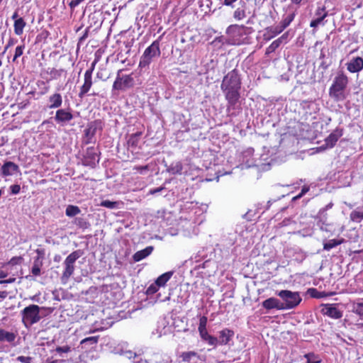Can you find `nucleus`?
<instances>
[{
	"label": "nucleus",
	"mask_w": 363,
	"mask_h": 363,
	"mask_svg": "<svg viewBox=\"0 0 363 363\" xmlns=\"http://www.w3.org/2000/svg\"><path fill=\"white\" fill-rule=\"evenodd\" d=\"M155 40L150 46H148L144 51L140 57L139 67L140 68L147 67L155 57H158L161 55L160 48V39Z\"/></svg>",
	"instance_id": "obj_1"
},
{
	"label": "nucleus",
	"mask_w": 363,
	"mask_h": 363,
	"mask_svg": "<svg viewBox=\"0 0 363 363\" xmlns=\"http://www.w3.org/2000/svg\"><path fill=\"white\" fill-rule=\"evenodd\" d=\"M83 255V252L80 250H75L69 254L64 262L65 269L62 272L61 280L65 284L70 277L74 274L75 267L74 263Z\"/></svg>",
	"instance_id": "obj_2"
},
{
	"label": "nucleus",
	"mask_w": 363,
	"mask_h": 363,
	"mask_svg": "<svg viewBox=\"0 0 363 363\" xmlns=\"http://www.w3.org/2000/svg\"><path fill=\"white\" fill-rule=\"evenodd\" d=\"M284 303H281L284 309H291L296 307L301 301L298 292H293L289 290H281L278 293Z\"/></svg>",
	"instance_id": "obj_3"
},
{
	"label": "nucleus",
	"mask_w": 363,
	"mask_h": 363,
	"mask_svg": "<svg viewBox=\"0 0 363 363\" xmlns=\"http://www.w3.org/2000/svg\"><path fill=\"white\" fill-rule=\"evenodd\" d=\"M221 90L225 89H240L241 80L238 71L236 69L229 72L223 79Z\"/></svg>",
	"instance_id": "obj_4"
},
{
	"label": "nucleus",
	"mask_w": 363,
	"mask_h": 363,
	"mask_svg": "<svg viewBox=\"0 0 363 363\" xmlns=\"http://www.w3.org/2000/svg\"><path fill=\"white\" fill-rule=\"evenodd\" d=\"M348 83V78L344 74L337 75L330 88V96L339 99Z\"/></svg>",
	"instance_id": "obj_5"
},
{
	"label": "nucleus",
	"mask_w": 363,
	"mask_h": 363,
	"mask_svg": "<svg viewBox=\"0 0 363 363\" xmlns=\"http://www.w3.org/2000/svg\"><path fill=\"white\" fill-rule=\"evenodd\" d=\"M40 308L38 305H30L22 311L23 322L26 325H32L40 320Z\"/></svg>",
	"instance_id": "obj_6"
},
{
	"label": "nucleus",
	"mask_w": 363,
	"mask_h": 363,
	"mask_svg": "<svg viewBox=\"0 0 363 363\" xmlns=\"http://www.w3.org/2000/svg\"><path fill=\"white\" fill-rule=\"evenodd\" d=\"M222 91L225 93V97L228 101L227 111L229 115H234L235 113L232 112V110L235 109L240 99V89H225Z\"/></svg>",
	"instance_id": "obj_7"
},
{
	"label": "nucleus",
	"mask_w": 363,
	"mask_h": 363,
	"mask_svg": "<svg viewBox=\"0 0 363 363\" xmlns=\"http://www.w3.org/2000/svg\"><path fill=\"white\" fill-rule=\"evenodd\" d=\"M99 162V158L97 150L94 147H88L85 155H84L82 164L84 166H89L94 168Z\"/></svg>",
	"instance_id": "obj_8"
},
{
	"label": "nucleus",
	"mask_w": 363,
	"mask_h": 363,
	"mask_svg": "<svg viewBox=\"0 0 363 363\" xmlns=\"http://www.w3.org/2000/svg\"><path fill=\"white\" fill-rule=\"evenodd\" d=\"M320 312L324 315H327L333 319H340L342 317V311L339 310L335 304L326 303L322 304Z\"/></svg>",
	"instance_id": "obj_9"
},
{
	"label": "nucleus",
	"mask_w": 363,
	"mask_h": 363,
	"mask_svg": "<svg viewBox=\"0 0 363 363\" xmlns=\"http://www.w3.org/2000/svg\"><path fill=\"white\" fill-rule=\"evenodd\" d=\"M100 122L95 121L88 124L84 130V143L90 144L94 143V138L96 133Z\"/></svg>",
	"instance_id": "obj_10"
},
{
	"label": "nucleus",
	"mask_w": 363,
	"mask_h": 363,
	"mask_svg": "<svg viewBox=\"0 0 363 363\" xmlns=\"http://www.w3.org/2000/svg\"><path fill=\"white\" fill-rule=\"evenodd\" d=\"M328 13L325 6H318L315 12V18L310 23L311 28H316L320 24H324L323 21L328 16Z\"/></svg>",
	"instance_id": "obj_11"
},
{
	"label": "nucleus",
	"mask_w": 363,
	"mask_h": 363,
	"mask_svg": "<svg viewBox=\"0 0 363 363\" xmlns=\"http://www.w3.org/2000/svg\"><path fill=\"white\" fill-rule=\"evenodd\" d=\"M20 172L18 165L11 161H6L1 167V174L2 177L11 176L14 173Z\"/></svg>",
	"instance_id": "obj_12"
},
{
	"label": "nucleus",
	"mask_w": 363,
	"mask_h": 363,
	"mask_svg": "<svg viewBox=\"0 0 363 363\" xmlns=\"http://www.w3.org/2000/svg\"><path fill=\"white\" fill-rule=\"evenodd\" d=\"M347 69L351 73L359 72L363 69V59L361 57H353L347 64Z\"/></svg>",
	"instance_id": "obj_13"
},
{
	"label": "nucleus",
	"mask_w": 363,
	"mask_h": 363,
	"mask_svg": "<svg viewBox=\"0 0 363 363\" xmlns=\"http://www.w3.org/2000/svg\"><path fill=\"white\" fill-rule=\"evenodd\" d=\"M72 118L73 115L72 113L62 108L58 109L55 116V121L62 124L69 122Z\"/></svg>",
	"instance_id": "obj_14"
},
{
	"label": "nucleus",
	"mask_w": 363,
	"mask_h": 363,
	"mask_svg": "<svg viewBox=\"0 0 363 363\" xmlns=\"http://www.w3.org/2000/svg\"><path fill=\"white\" fill-rule=\"evenodd\" d=\"M342 135V130L337 128L332 132L325 140L327 147H333L339 138Z\"/></svg>",
	"instance_id": "obj_15"
},
{
	"label": "nucleus",
	"mask_w": 363,
	"mask_h": 363,
	"mask_svg": "<svg viewBox=\"0 0 363 363\" xmlns=\"http://www.w3.org/2000/svg\"><path fill=\"white\" fill-rule=\"evenodd\" d=\"M263 308L267 310L271 309H278V310H284L283 304L276 298H269L264 300L262 303Z\"/></svg>",
	"instance_id": "obj_16"
},
{
	"label": "nucleus",
	"mask_w": 363,
	"mask_h": 363,
	"mask_svg": "<svg viewBox=\"0 0 363 363\" xmlns=\"http://www.w3.org/2000/svg\"><path fill=\"white\" fill-rule=\"evenodd\" d=\"M92 86V76H90L89 74H84V82L83 85L80 88V91L79 93V97L83 98L84 95L90 90Z\"/></svg>",
	"instance_id": "obj_17"
},
{
	"label": "nucleus",
	"mask_w": 363,
	"mask_h": 363,
	"mask_svg": "<svg viewBox=\"0 0 363 363\" xmlns=\"http://www.w3.org/2000/svg\"><path fill=\"white\" fill-rule=\"evenodd\" d=\"M153 249L154 248L152 246H148L142 250L136 252L133 256V260L135 262L141 261L142 259L149 256L152 252Z\"/></svg>",
	"instance_id": "obj_18"
},
{
	"label": "nucleus",
	"mask_w": 363,
	"mask_h": 363,
	"mask_svg": "<svg viewBox=\"0 0 363 363\" xmlns=\"http://www.w3.org/2000/svg\"><path fill=\"white\" fill-rule=\"evenodd\" d=\"M234 335V332L229 329H224L219 333L218 342L220 345H227Z\"/></svg>",
	"instance_id": "obj_19"
},
{
	"label": "nucleus",
	"mask_w": 363,
	"mask_h": 363,
	"mask_svg": "<svg viewBox=\"0 0 363 363\" xmlns=\"http://www.w3.org/2000/svg\"><path fill=\"white\" fill-rule=\"evenodd\" d=\"M284 29L279 24L274 27L267 28V33L264 35V39L269 40L278 34L281 33Z\"/></svg>",
	"instance_id": "obj_20"
},
{
	"label": "nucleus",
	"mask_w": 363,
	"mask_h": 363,
	"mask_svg": "<svg viewBox=\"0 0 363 363\" xmlns=\"http://www.w3.org/2000/svg\"><path fill=\"white\" fill-rule=\"evenodd\" d=\"M50 108H57L61 106L62 104V98L60 94L55 93L49 97Z\"/></svg>",
	"instance_id": "obj_21"
},
{
	"label": "nucleus",
	"mask_w": 363,
	"mask_h": 363,
	"mask_svg": "<svg viewBox=\"0 0 363 363\" xmlns=\"http://www.w3.org/2000/svg\"><path fill=\"white\" fill-rule=\"evenodd\" d=\"M36 252L38 253V257L34 260L31 272L33 275L39 276L40 274V267L42 266V262L40 260V256L42 255L43 253V250L39 249L36 250Z\"/></svg>",
	"instance_id": "obj_22"
},
{
	"label": "nucleus",
	"mask_w": 363,
	"mask_h": 363,
	"mask_svg": "<svg viewBox=\"0 0 363 363\" xmlns=\"http://www.w3.org/2000/svg\"><path fill=\"white\" fill-rule=\"evenodd\" d=\"M200 336L202 340L206 341L210 345H216L218 342V340L217 337L212 336L208 333L207 330H203L202 332H199Z\"/></svg>",
	"instance_id": "obj_23"
},
{
	"label": "nucleus",
	"mask_w": 363,
	"mask_h": 363,
	"mask_svg": "<svg viewBox=\"0 0 363 363\" xmlns=\"http://www.w3.org/2000/svg\"><path fill=\"white\" fill-rule=\"evenodd\" d=\"M141 135L142 132L140 131L131 134L127 140L128 147H136L139 143Z\"/></svg>",
	"instance_id": "obj_24"
},
{
	"label": "nucleus",
	"mask_w": 363,
	"mask_h": 363,
	"mask_svg": "<svg viewBox=\"0 0 363 363\" xmlns=\"http://www.w3.org/2000/svg\"><path fill=\"white\" fill-rule=\"evenodd\" d=\"M122 81L123 86L125 90L132 88L135 84L134 78L132 74H127L121 76V79Z\"/></svg>",
	"instance_id": "obj_25"
},
{
	"label": "nucleus",
	"mask_w": 363,
	"mask_h": 363,
	"mask_svg": "<svg viewBox=\"0 0 363 363\" xmlns=\"http://www.w3.org/2000/svg\"><path fill=\"white\" fill-rule=\"evenodd\" d=\"M16 339V335L13 333L8 332L4 329L0 328V341H6L12 342Z\"/></svg>",
	"instance_id": "obj_26"
},
{
	"label": "nucleus",
	"mask_w": 363,
	"mask_h": 363,
	"mask_svg": "<svg viewBox=\"0 0 363 363\" xmlns=\"http://www.w3.org/2000/svg\"><path fill=\"white\" fill-rule=\"evenodd\" d=\"M183 169V165L181 162L172 163L167 169L169 173L172 174H180Z\"/></svg>",
	"instance_id": "obj_27"
},
{
	"label": "nucleus",
	"mask_w": 363,
	"mask_h": 363,
	"mask_svg": "<svg viewBox=\"0 0 363 363\" xmlns=\"http://www.w3.org/2000/svg\"><path fill=\"white\" fill-rule=\"evenodd\" d=\"M14 32L16 35H21L23 32V28L26 26V22L23 18H19L14 21Z\"/></svg>",
	"instance_id": "obj_28"
},
{
	"label": "nucleus",
	"mask_w": 363,
	"mask_h": 363,
	"mask_svg": "<svg viewBox=\"0 0 363 363\" xmlns=\"http://www.w3.org/2000/svg\"><path fill=\"white\" fill-rule=\"evenodd\" d=\"M350 220L354 222H360L363 219V206L358 207L350 213Z\"/></svg>",
	"instance_id": "obj_29"
},
{
	"label": "nucleus",
	"mask_w": 363,
	"mask_h": 363,
	"mask_svg": "<svg viewBox=\"0 0 363 363\" xmlns=\"http://www.w3.org/2000/svg\"><path fill=\"white\" fill-rule=\"evenodd\" d=\"M173 274L172 272H168L160 275L155 281V284L159 286H164L170 279Z\"/></svg>",
	"instance_id": "obj_30"
},
{
	"label": "nucleus",
	"mask_w": 363,
	"mask_h": 363,
	"mask_svg": "<svg viewBox=\"0 0 363 363\" xmlns=\"http://www.w3.org/2000/svg\"><path fill=\"white\" fill-rule=\"evenodd\" d=\"M345 242V239L341 238L340 240L332 239L328 242L323 244V249L325 250H330V249L342 244Z\"/></svg>",
	"instance_id": "obj_31"
},
{
	"label": "nucleus",
	"mask_w": 363,
	"mask_h": 363,
	"mask_svg": "<svg viewBox=\"0 0 363 363\" xmlns=\"http://www.w3.org/2000/svg\"><path fill=\"white\" fill-rule=\"evenodd\" d=\"M98 341H99V336H92V337H86V338L83 339L80 342V345H82L83 347L86 348V345L92 346V345H96Z\"/></svg>",
	"instance_id": "obj_32"
},
{
	"label": "nucleus",
	"mask_w": 363,
	"mask_h": 363,
	"mask_svg": "<svg viewBox=\"0 0 363 363\" xmlns=\"http://www.w3.org/2000/svg\"><path fill=\"white\" fill-rule=\"evenodd\" d=\"M81 212L79 208L77 206L69 205L65 211V213L69 217H73Z\"/></svg>",
	"instance_id": "obj_33"
},
{
	"label": "nucleus",
	"mask_w": 363,
	"mask_h": 363,
	"mask_svg": "<svg viewBox=\"0 0 363 363\" xmlns=\"http://www.w3.org/2000/svg\"><path fill=\"white\" fill-rule=\"evenodd\" d=\"M183 362H190L193 357H199V354L194 351L184 352L180 355Z\"/></svg>",
	"instance_id": "obj_34"
},
{
	"label": "nucleus",
	"mask_w": 363,
	"mask_h": 363,
	"mask_svg": "<svg viewBox=\"0 0 363 363\" xmlns=\"http://www.w3.org/2000/svg\"><path fill=\"white\" fill-rule=\"evenodd\" d=\"M295 17V13L293 12L286 16L280 23L279 25L284 28H286L290 23L293 21Z\"/></svg>",
	"instance_id": "obj_35"
},
{
	"label": "nucleus",
	"mask_w": 363,
	"mask_h": 363,
	"mask_svg": "<svg viewBox=\"0 0 363 363\" xmlns=\"http://www.w3.org/2000/svg\"><path fill=\"white\" fill-rule=\"evenodd\" d=\"M121 72V70H119L118 72V74H117V77H116V79L115 80V82H113V90H122V91H125V89L123 86V84H122V81L120 80L121 79V76H120V72Z\"/></svg>",
	"instance_id": "obj_36"
},
{
	"label": "nucleus",
	"mask_w": 363,
	"mask_h": 363,
	"mask_svg": "<svg viewBox=\"0 0 363 363\" xmlns=\"http://www.w3.org/2000/svg\"><path fill=\"white\" fill-rule=\"evenodd\" d=\"M304 357L307 359L306 363H320V359L313 352H309L304 355Z\"/></svg>",
	"instance_id": "obj_37"
},
{
	"label": "nucleus",
	"mask_w": 363,
	"mask_h": 363,
	"mask_svg": "<svg viewBox=\"0 0 363 363\" xmlns=\"http://www.w3.org/2000/svg\"><path fill=\"white\" fill-rule=\"evenodd\" d=\"M74 223L80 228L86 229L89 226V222L83 218H76Z\"/></svg>",
	"instance_id": "obj_38"
},
{
	"label": "nucleus",
	"mask_w": 363,
	"mask_h": 363,
	"mask_svg": "<svg viewBox=\"0 0 363 363\" xmlns=\"http://www.w3.org/2000/svg\"><path fill=\"white\" fill-rule=\"evenodd\" d=\"M118 203L116 201H111L109 200H104L101 202L99 204L100 206L106 207L109 209L116 208L118 207Z\"/></svg>",
	"instance_id": "obj_39"
},
{
	"label": "nucleus",
	"mask_w": 363,
	"mask_h": 363,
	"mask_svg": "<svg viewBox=\"0 0 363 363\" xmlns=\"http://www.w3.org/2000/svg\"><path fill=\"white\" fill-rule=\"evenodd\" d=\"M281 45L279 40L277 39L273 41L271 45L266 49V55L274 52Z\"/></svg>",
	"instance_id": "obj_40"
},
{
	"label": "nucleus",
	"mask_w": 363,
	"mask_h": 363,
	"mask_svg": "<svg viewBox=\"0 0 363 363\" xmlns=\"http://www.w3.org/2000/svg\"><path fill=\"white\" fill-rule=\"evenodd\" d=\"M308 293L313 298H320L326 296L325 292L318 291L316 289H310Z\"/></svg>",
	"instance_id": "obj_41"
},
{
	"label": "nucleus",
	"mask_w": 363,
	"mask_h": 363,
	"mask_svg": "<svg viewBox=\"0 0 363 363\" xmlns=\"http://www.w3.org/2000/svg\"><path fill=\"white\" fill-rule=\"evenodd\" d=\"M246 16L245 9L238 8L233 13V17L237 20H241Z\"/></svg>",
	"instance_id": "obj_42"
},
{
	"label": "nucleus",
	"mask_w": 363,
	"mask_h": 363,
	"mask_svg": "<svg viewBox=\"0 0 363 363\" xmlns=\"http://www.w3.org/2000/svg\"><path fill=\"white\" fill-rule=\"evenodd\" d=\"M24 48H25L24 45L18 46L16 48L15 54H14V56L13 58V62H15L18 57H19L20 56H21L23 55Z\"/></svg>",
	"instance_id": "obj_43"
},
{
	"label": "nucleus",
	"mask_w": 363,
	"mask_h": 363,
	"mask_svg": "<svg viewBox=\"0 0 363 363\" xmlns=\"http://www.w3.org/2000/svg\"><path fill=\"white\" fill-rule=\"evenodd\" d=\"M207 318L202 316L199 320V332H202L206 330Z\"/></svg>",
	"instance_id": "obj_44"
},
{
	"label": "nucleus",
	"mask_w": 363,
	"mask_h": 363,
	"mask_svg": "<svg viewBox=\"0 0 363 363\" xmlns=\"http://www.w3.org/2000/svg\"><path fill=\"white\" fill-rule=\"evenodd\" d=\"M158 287L159 286H157L155 283L153 284H151L147 289V291H146V294L147 295H152V294H154L155 293H156L157 291H158Z\"/></svg>",
	"instance_id": "obj_45"
},
{
	"label": "nucleus",
	"mask_w": 363,
	"mask_h": 363,
	"mask_svg": "<svg viewBox=\"0 0 363 363\" xmlns=\"http://www.w3.org/2000/svg\"><path fill=\"white\" fill-rule=\"evenodd\" d=\"M16 360L22 363H32L33 358L31 357L18 356Z\"/></svg>",
	"instance_id": "obj_46"
},
{
	"label": "nucleus",
	"mask_w": 363,
	"mask_h": 363,
	"mask_svg": "<svg viewBox=\"0 0 363 363\" xmlns=\"http://www.w3.org/2000/svg\"><path fill=\"white\" fill-rule=\"evenodd\" d=\"M16 42H17V40H16V39H14V38H10L9 39V41H8V43H7L6 45V46H5V48H4V52H2V54L4 55V54L6 52V50H7L10 47H11V46H13L14 44H16Z\"/></svg>",
	"instance_id": "obj_47"
},
{
	"label": "nucleus",
	"mask_w": 363,
	"mask_h": 363,
	"mask_svg": "<svg viewBox=\"0 0 363 363\" xmlns=\"http://www.w3.org/2000/svg\"><path fill=\"white\" fill-rule=\"evenodd\" d=\"M55 350L57 353H62V352L67 353L70 351V347L68 345H65L63 347H57Z\"/></svg>",
	"instance_id": "obj_48"
},
{
	"label": "nucleus",
	"mask_w": 363,
	"mask_h": 363,
	"mask_svg": "<svg viewBox=\"0 0 363 363\" xmlns=\"http://www.w3.org/2000/svg\"><path fill=\"white\" fill-rule=\"evenodd\" d=\"M11 193L13 194H17L20 192V190H21V187L18 184H13V185H11Z\"/></svg>",
	"instance_id": "obj_49"
},
{
	"label": "nucleus",
	"mask_w": 363,
	"mask_h": 363,
	"mask_svg": "<svg viewBox=\"0 0 363 363\" xmlns=\"http://www.w3.org/2000/svg\"><path fill=\"white\" fill-rule=\"evenodd\" d=\"M288 37H289V33L286 32L281 37L277 38V40H279L280 44H281L283 43H286L287 42Z\"/></svg>",
	"instance_id": "obj_50"
},
{
	"label": "nucleus",
	"mask_w": 363,
	"mask_h": 363,
	"mask_svg": "<svg viewBox=\"0 0 363 363\" xmlns=\"http://www.w3.org/2000/svg\"><path fill=\"white\" fill-rule=\"evenodd\" d=\"M97 63V60H94V61L91 63V65L89 69H88L84 74H89L90 76H92L93 71L94 70L96 64Z\"/></svg>",
	"instance_id": "obj_51"
},
{
	"label": "nucleus",
	"mask_w": 363,
	"mask_h": 363,
	"mask_svg": "<svg viewBox=\"0 0 363 363\" xmlns=\"http://www.w3.org/2000/svg\"><path fill=\"white\" fill-rule=\"evenodd\" d=\"M133 169H135L140 172H143V170H148L149 169V167L148 165H145V166H136L133 168Z\"/></svg>",
	"instance_id": "obj_52"
},
{
	"label": "nucleus",
	"mask_w": 363,
	"mask_h": 363,
	"mask_svg": "<svg viewBox=\"0 0 363 363\" xmlns=\"http://www.w3.org/2000/svg\"><path fill=\"white\" fill-rule=\"evenodd\" d=\"M164 189V188L162 186L158 187L156 189H153L150 190L149 194L153 195V194H155L157 193L162 191Z\"/></svg>",
	"instance_id": "obj_53"
},
{
	"label": "nucleus",
	"mask_w": 363,
	"mask_h": 363,
	"mask_svg": "<svg viewBox=\"0 0 363 363\" xmlns=\"http://www.w3.org/2000/svg\"><path fill=\"white\" fill-rule=\"evenodd\" d=\"M84 0H73L69 3V6L71 8H74L77 6H78L81 2H82Z\"/></svg>",
	"instance_id": "obj_54"
},
{
	"label": "nucleus",
	"mask_w": 363,
	"mask_h": 363,
	"mask_svg": "<svg viewBox=\"0 0 363 363\" xmlns=\"http://www.w3.org/2000/svg\"><path fill=\"white\" fill-rule=\"evenodd\" d=\"M237 1L238 0H224L223 4L228 6H233V3Z\"/></svg>",
	"instance_id": "obj_55"
},
{
	"label": "nucleus",
	"mask_w": 363,
	"mask_h": 363,
	"mask_svg": "<svg viewBox=\"0 0 363 363\" xmlns=\"http://www.w3.org/2000/svg\"><path fill=\"white\" fill-rule=\"evenodd\" d=\"M16 280L15 278H10L9 279H6V280H0V284H9V283H13Z\"/></svg>",
	"instance_id": "obj_56"
},
{
	"label": "nucleus",
	"mask_w": 363,
	"mask_h": 363,
	"mask_svg": "<svg viewBox=\"0 0 363 363\" xmlns=\"http://www.w3.org/2000/svg\"><path fill=\"white\" fill-rule=\"evenodd\" d=\"M308 191V187H303V189H301V193L296 196V198H300L302 196H303L307 191Z\"/></svg>",
	"instance_id": "obj_57"
},
{
	"label": "nucleus",
	"mask_w": 363,
	"mask_h": 363,
	"mask_svg": "<svg viewBox=\"0 0 363 363\" xmlns=\"http://www.w3.org/2000/svg\"><path fill=\"white\" fill-rule=\"evenodd\" d=\"M356 313L359 315H363V307H359V303L357 304Z\"/></svg>",
	"instance_id": "obj_58"
},
{
	"label": "nucleus",
	"mask_w": 363,
	"mask_h": 363,
	"mask_svg": "<svg viewBox=\"0 0 363 363\" xmlns=\"http://www.w3.org/2000/svg\"><path fill=\"white\" fill-rule=\"evenodd\" d=\"M8 296V292L6 291H0V298L4 299Z\"/></svg>",
	"instance_id": "obj_59"
},
{
	"label": "nucleus",
	"mask_w": 363,
	"mask_h": 363,
	"mask_svg": "<svg viewBox=\"0 0 363 363\" xmlns=\"http://www.w3.org/2000/svg\"><path fill=\"white\" fill-rule=\"evenodd\" d=\"M238 28V26H237V25H232V26H230L228 28L227 31H228V32H230L232 30L235 29V28Z\"/></svg>",
	"instance_id": "obj_60"
},
{
	"label": "nucleus",
	"mask_w": 363,
	"mask_h": 363,
	"mask_svg": "<svg viewBox=\"0 0 363 363\" xmlns=\"http://www.w3.org/2000/svg\"><path fill=\"white\" fill-rule=\"evenodd\" d=\"M18 16V13L16 11V12H14V13L13 14L11 18H12V19L16 20V19H18L17 18Z\"/></svg>",
	"instance_id": "obj_61"
},
{
	"label": "nucleus",
	"mask_w": 363,
	"mask_h": 363,
	"mask_svg": "<svg viewBox=\"0 0 363 363\" xmlns=\"http://www.w3.org/2000/svg\"><path fill=\"white\" fill-rule=\"evenodd\" d=\"M291 1L296 4H299L302 0H291Z\"/></svg>",
	"instance_id": "obj_62"
},
{
	"label": "nucleus",
	"mask_w": 363,
	"mask_h": 363,
	"mask_svg": "<svg viewBox=\"0 0 363 363\" xmlns=\"http://www.w3.org/2000/svg\"><path fill=\"white\" fill-rule=\"evenodd\" d=\"M6 274L4 272H0V278L6 277Z\"/></svg>",
	"instance_id": "obj_63"
},
{
	"label": "nucleus",
	"mask_w": 363,
	"mask_h": 363,
	"mask_svg": "<svg viewBox=\"0 0 363 363\" xmlns=\"http://www.w3.org/2000/svg\"><path fill=\"white\" fill-rule=\"evenodd\" d=\"M87 35V32L85 33V34L80 38V40H82L83 39H84Z\"/></svg>",
	"instance_id": "obj_64"
}]
</instances>
